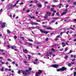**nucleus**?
<instances>
[{
  "mask_svg": "<svg viewBox=\"0 0 76 76\" xmlns=\"http://www.w3.org/2000/svg\"><path fill=\"white\" fill-rule=\"evenodd\" d=\"M21 72H22V73H23V75H24V76H26L27 75H28L29 73H30V72H29V70L28 69H27L25 71L21 70Z\"/></svg>",
  "mask_w": 76,
  "mask_h": 76,
  "instance_id": "nucleus-1",
  "label": "nucleus"
},
{
  "mask_svg": "<svg viewBox=\"0 0 76 76\" xmlns=\"http://www.w3.org/2000/svg\"><path fill=\"white\" fill-rule=\"evenodd\" d=\"M67 70V68L65 67H62L60 69H57V72H60V71H66Z\"/></svg>",
  "mask_w": 76,
  "mask_h": 76,
  "instance_id": "nucleus-2",
  "label": "nucleus"
},
{
  "mask_svg": "<svg viewBox=\"0 0 76 76\" xmlns=\"http://www.w3.org/2000/svg\"><path fill=\"white\" fill-rule=\"evenodd\" d=\"M42 73V71L39 70L38 72H36L35 74V76H39V75H41Z\"/></svg>",
  "mask_w": 76,
  "mask_h": 76,
  "instance_id": "nucleus-3",
  "label": "nucleus"
},
{
  "mask_svg": "<svg viewBox=\"0 0 76 76\" xmlns=\"http://www.w3.org/2000/svg\"><path fill=\"white\" fill-rule=\"evenodd\" d=\"M40 31L41 33H44V34H47L49 32L48 31H43L42 29H40Z\"/></svg>",
  "mask_w": 76,
  "mask_h": 76,
  "instance_id": "nucleus-4",
  "label": "nucleus"
},
{
  "mask_svg": "<svg viewBox=\"0 0 76 76\" xmlns=\"http://www.w3.org/2000/svg\"><path fill=\"white\" fill-rule=\"evenodd\" d=\"M1 24V28H3L4 27H5V25L6 24V22H3V23L2 24Z\"/></svg>",
  "mask_w": 76,
  "mask_h": 76,
  "instance_id": "nucleus-5",
  "label": "nucleus"
},
{
  "mask_svg": "<svg viewBox=\"0 0 76 76\" xmlns=\"http://www.w3.org/2000/svg\"><path fill=\"white\" fill-rule=\"evenodd\" d=\"M52 66L54 68H58V65L57 64H53L52 65Z\"/></svg>",
  "mask_w": 76,
  "mask_h": 76,
  "instance_id": "nucleus-6",
  "label": "nucleus"
},
{
  "mask_svg": "<svg viewBox=\"0 0 76 76\" xmlns=\"http://www.w3.org/2000/svg\"><path fill=\"white\" fill-rule=\"evenodd\" d=\"M30 23L31 25H38V23H37L32 22H31Z\"/></svg>",
  "mask_w": 76,
  "mask_h": 76,
  "instance_id": "nucleus-7",
  "label": "nucleus"
},
{
  "mask_svg": "<svg viewBox=\"0 0 76 76\" xmlns=\"http://www.w3.org/2000/svg\"><path fill=\"white\" fill-rule=\"evenodd\" d=\"M28 29H30L31 31L32 30V29H35V27H34V26L33 27H29L28 28Z\"/></svg>",
  "mask_w": 76,
  "mask_h": 76,
  "instance_id": "nucleus-8",
  "label": "nucleus"
},
{
  "mask_svg": "<svg viewBox=\"0 0 76 76\" xmlns=\"http://www.w3.org/2000/svg\"><path fill=\"white\" fill-rule=\"evenodd\" d=\"M61 45H63L62 46L63 47H65V46H66V44H65V42H62V43H61Z\"/></svg>",
  "mask_w": 76,
  "mask_h": 76,
  "instance_id": "nucleus-9",
  "label": "nucleus"
},
{
  "mask_svg": "<svg viewBox=\"0 0 76 76\" xmlns=\"http://www.w3.org/2000/svg\"><path fill=\"white\" fill-rule=\"evenodd\" d=\"M51 15V13L50 12L48 11V12H46V15H47L48 16H50V15Z\"/></svg>",
  "mask_w": 76,
  "mask_h": 76,
  "instance_id": "nucleus-10",
  "label": "nucleus"
},
{
  "mask_svg": "<svg viewBox=\"0 0 76 76\" xmlns=\"http://www.w3.org/2000/svg\"><path fill=\"white\" fill-rule=\"evenodd\" d=\"M48 17V16L47 15H45V16H44V19H47Z\"/></svg>",
  "mask_w": 76,
  "mask_h": 76,
  "instance_id": "nucleus-11",
  "label": "nucleus"
},
{
  "mask_svg": "<svg viewBox=\"0 0 76 76\" xmlns=\"http://www.w3.org/2000/svg\"><path fill=\"white\" fill-rule=\"evenodd\" d=\"M37 7H38L41 8L42 7V5L40 4H37Z\"/></svg>",
  "mask_w": 76,
  "mask_h": 76,
  "instance_id": "nucleus-12",
  "label": "nucleus"
},
{
  "mask_svg": "<svg viewBox=\"0 0 76 76\" xmlns=\"http://www.w3.org/2000/svg\"><path fill=\"white\" fill-rule=\"evenodd\" d=\"M23 51L24 52V53H28V52H27L28 51V50H27L26 49H23Z\"/></svg>",
  "mask_w": 76,
  "mask_h": 76,
  "instance_id": "nucleus-13",
  "label": "nucleus"
},
{
  "mask_svg": "<svg viewBox=\"0 0 76 76\" xmlns=\"http://www.w3.org/2000/svg\"><path fill=\"white\" fill-rule=\"evenodd\" d=\"M46 29H53V28L51 27H48L47 28H46Z\"/></svg>",
  "mask_w": 76,
  "mask_h": 76,
  "instance_id": "nucleus-14",
  "label": "nucleus"
},
{
  "mask_svg": "<svg viewBox=\"0 0 76 76\" xmlns=\"http://www.w3.org/2000/svg\"><path fill=\"white\" fill-rule=\"evenodd\" d=\"M7 31L8 34H10V33H11V31H10L9 30H7Z\"/></svg>",
  "mask_w": 76,
  "mask_h": 76,
  "instance_id": "nucleus-15",
  "label": "nucleus"
},
{
  "mask_svg": "<svg viewBox=\"0 0 76 76\" xmlns=\"http://www.w3.org/2000/svg\"><path fill=\"white\" fill-rule=\"evenodd\" d=\"M64 58L65 59H67V58H68V56L66 55L65 57H64Z\"/></svg>",
  "mask_w": 76,
  "mask_h": 76,
  "instance_id": "nucleus-16",
  "label": "nucleus"
},
{
  "mask_svg": "<svg viewBox=\"0 0 76 76\" xmlns=\"http://www.w3.org/2000/svg\"><path fill=\"white\" fill-rule=\"evenodd\" d=\"M53 52H49V54L50 55V56H51L52 54H53V53H52Z\"/></svg>",
  "mask_w": 76,
  "mask_h": 76,
  "instance_id": "nucleus-17",
  "label": "nucleus"
},
{
  "mask_svg": "<svg viewBox=\"0 0 76 76\" xmlns=\"http://www.w3.org/2000/svg\"><path fill=\"white\" fill-rule=\"evenodd\" d=\"M53 2L54 3H57V2H58V1L57 0H53Z\"/></svg>",
  "mask_w": 76,
  "mask_h": 76,
  "instance_id": "nucleus-18",
  "label": "nucleus"
},
{
  "mask_svg": "<svg viewBox=\"0 0 76 76\" xmlns=\"http://www.w3.org/2000/svg\"><path fill=\"white\" fill-rule=\"evenodd\" d=\"M35 28L36 29H40L39 27L38 26H36Z\"/></svg>",
  "mask_w": 76,
  "mask_h": 76,
  "instance_id": "nucleus-19",
  "label": "nucleus"
},
{
  "mask_svg": "<svg viewBox=\"0 0 76 76\" xmlns=\"http://www.w3.org/2000/svg\"><path fill=\"white\" fill-rule=\"evenodd\" d=\"M66 13H67V12H63L61 14V15H64V14H66Z\"/></svg>",
  "mask_w": 76,
  "mask_h": 76,
  "instance_id": "nucleus-20",
  "label": "nucleus"
},
{
  "mask_svg": "<svg viewBox=\"0 0 76 76\" xmlns=\"http://www.w3.org/2000/svg\"><path fill=\"white\" fill-rule=\"evenodd\" d=\"M28 45H33V44L28 42Z\"/></svg>",
  "mask_w": 76,
  "mask_h": 76,
  "instance_id": "nucleus-21",
  "label": "nucleus"
},
{
  "mask_svg": "<svg viewBox=\"0 0 76 76\" xmlns=\"http://www.w3.org/2000/svg\"><path fill=\"white\" fill-rule=\"evenodd\" d=\"M68 66L69 67H71V66H72V64L70 63H69L68 64Z\"/></svg>",
  "mask_w": 76,
  "mask_h": 76,
  "instance_id": "nucleus-22",
  "label": "nucleus"
},
{
  "mask_svg": "<svg viewBox=\"0 0 76 76\" xmlns=\"http://www.w3.org/2000/svg\"><path fill=\"white\" fill-rule=\"evenodd\" d=\"M0 51L1 52H4V50L3 49H0Z\"/></svg>",
  "mask_w": 76,
  "mask_h": 76,
  "instance_id": "nucleus-23",
  "label": "nucleus"
},
{
  "mask_svg": "<svg viewBox=\"0 0 76 76\" xmlns=\"http://www.w3.org/2000/svg\"><path fill=\"white\" fill-rule=\"evenodd\" d=\"M28 41H30V42H33V40L31 39H28Z\"/></svg>",
  "mask_w": 76,
  "mask_h": 76,
  "instance_id": "nucleus-24",
  "label": "nucleus"
},
{
  "mask_svg": "<svg viewBox=\"0 0 76 76\" xmlns=\"http://www.w3.org/2000/svg\"><path fill=\"white\" fill-rule=\"evenodd\" d=\"M58 40H59L58 39V38H57L56 37L55 39V41H58Z\"/></svg>",
  "mask_w": 76,
  "mask_h": 76,
  "instance_id": "nucleus-25",
  "label": "nucleus"
},
{
  "mask_svg": "<svg viewBox=\"0 0 76 76\" xmlns=\"http://www.w3.org/2000/svg\"><path fill=\"white\" fill-rule=\"evenodd\" d=\"M1 72H3L4 71V68L3 67H2L1 68Z\"/></svg>",
  "mask_w": 76,
  "mask_h": 76,
  "instance_id": "nucleus-26",
  "label": "nucleus"
},
{
  "mask_svg": "<svg viewBox=\"0 0 76 76\" xmlns=\"http://www.w3.org/2000/svg\"><path fill=\"white\" fill-rule=\"evenodd\" d=\"M19 1H20V0H18V1H17L16 2V4H18V2H19Z\"/></svg>",
  "mask_w": 76,
  "mask_h": 76,
  "instance_id": "nucleus-27",
  "label": "nucleus"
},
{
  "mask_svg": "<svg viewBox=\"0 0 76 76\" xmlns=\"http://www.w3.org/2000/svg\"><path fill=\"white\" fill-rule=\"evenodd\" d=\"M56 15H57V16H60V14L58 13V12L56 13Z\"/></svg>",
  "mask_w": 76,
  "mask_h": 76,
  "instance_id": "nucleus-28",
  "label": "nucleus"
},
{
  "mask_svg": "<svg viewBox=\"0 0 76 76\" xmlns=\"http://www.w3.org/2000/svg\"><path fill=\"white\" fill-rule=\"evenodd\" d=\"M74 75L73 76H76V72H74Z\"/></svg>",
  "mask_w": 76,
  "mask_h": 76,
  "instance_id": "nucleus-29",
  "label": "nucleus"
},
{
  "mask_svg": "<svg viewBox=\"0 0 76 76\" xmlns=\"http://www.w3.org/2000/svg\"><path fill=\"white\" fill-rule=\"evenodd\" d=\"M47 7L48 8V9H50V8H51V7H50V6H47Z\"/></svg>",
  "mask_w": 76,
  "mask_h": 76,
  "instance_id": "nucleus-30",
  "label": "nucleus"
},
{
  "mask_svg": "<svg viewBox=\"0 0 76 76\" xmlns=\"http://www.w3.org/2000/svg\"><path fill=\"white\" fill-rule=\"evenodd\" d=\"M28 57H29L28 58V59L29 60L31 58V57H30V55H28Z\"/></svg>",
  "mask_w": 76,
  "mask_h": 76,
  "instance_id": "nucleus-31",
  "label": "nucleus"
},
{
  "mask_svg": "<svg viewBox=\"0 0 76 76\" xmlns=\"http://www.w3.org/2000/svg\"><path fill=\"white\" fill-rule=\"evenodd\" d=\"M56 19V20H57V19H58V18L57 17H54L53 18V19Z\"/></svg>",
  "mask_w": 76,
  "mask_h": 76,
  "instance_id": "nucleus-32",
  "label": "nucleus"
},
{
  "mask_svg": "<svg viewBox=\"0 0 76 76\" xmlns=\"http://www.w3.org/2000/svg\"><path fill=\"white\" fill-rule=\"evenodd\" d=\"M60 37V35H58L57 36H56V37L57 38H59V37Z\"/></svg>",
  "mask_w": 76,
  "mask_h": 76,
  "instance_id": "nucleus-33",
  "label": "nucleus"
},
{
  "mask_svg": "<svg viewBox=\"0 0 76 76\" xmlns=\"http://www.w3.org/2000/svg\"><path fill=\"white\" fill-rule=\"evenodd\" d=\"M50 56V55H49V54H46L45 55L46 57H48V56Z\"/></svg>",
  "mask_w": 76,
  "mask_h": 76,
  "instance_id": "nucleus-34",
  "label": "nucleus"
},
{
  "mask_svg": "<svg viewBox=\"0 0 76 76\" xmlns=\"http://www.w3.org/2000/svg\"><path fill=\"white\" fill-rule=\"evenodd\" d=\"M50 10H51L52 12H53V10H54V9L53 8H51Z\"/></svg>",
  "mask_w": 76,
  "mask_h": 76,
  "instance_id": "nucleus-35",
  "label": "nucleus"
},
{
  "mask_svg": "<svg viewBox=\"0 0 76 76\" xmlns=\"http://www.w3.org/2000/svg\"><path fill=\"white\" fill-rule=\"evenodd\" d=\"M21 38H22V39H23V40H24L25 39V38H24V37H21Z\"/></svg>",
  "mask_w": 76,
  "mask_h": 76,
  "instance_id": "nucleus-36",
  "label": "nucleus"
},
{
  "mask_svg": "<svg viewBox=\"0 0 76 76\" xmlns=\"http://www.w3.org/2000/svg\"><path fill=\"white\" fill-rule=\"evenodd\" d=\"M38 1H37V0H36L34 1V3H37L38 2Z\"/></svg>",
  "mask_w": 76,
  "mask_h": 76,
  "instance_id": "nucleus-37",
  "label": "nucleus"
},
{
  "mask_svg": "<svg viewBox=\"0 0 76 76\" xmlns=\"http://www.w3.org/2000/svg\"><path fill=\"white\" fill-rule=\"evenodd\" d=\"M51 50L53 51H55V49L54 48H52L51 49Z\"/></svg>",
  "mask_w": 76,
  "mask_h": 76,
  "instance_id": "nucleus-38",
  "label": "nucleus"
},
{
  "mask_svg": "<svg viewBox=\"0 0 76 76\" xmlns=\"http://www.w3.org/2000/svg\"><path fill=\"white\" fill-rule=\"evenodd\" d=\"M68 50V48H66L65 49V51H67Z\"/></svg>",
  "mask_w": 76,
  "mask_h": 76,
  "instance_id": "nucleus-39",
  "label": "nucleus"
},
{
  "mask_svg": "<svg viewBox=\"0 0 76 76\" xmlns=\"http://www.w3.org/2000/svg\"><path fill=\"white\" fill-rule=\"evenodd\" d=\"M21 70H19L18 71V74H20V73H21Z\"/></svg>",
  "mask_w": 76,
  "mask_h": 76,
  "instance_id": "nucleus-40",
  "label": "nucleus"
},
{
  "mask_svg": "<svg viewBox=\"0 0 76 76\" xmlns=\"http://www.w3.org/2000/svg\"><path fill=\"white\" fill-rule=\"evenodd\" d=\"M70 54L72 53V50H70L69 52Z\"/></svg>",
  "mask_w": 76,
  "mask_h": 76,
  "instance_id": "nucleus-41",
  "label": "nucleus"
},
{
  "mask_svg": "<svg viewBox=\"0 0 76 76\" xmlns=\"http://www.w3.org/2000/svg\"><path fill=\"white\" fill-rule=\"evenodd\" d=\"M64 50V49L63 48L61 49L60 50V51H63V50Z\"/></svg>",
  "mask_w": 76,
  "mask_h": 76,
  "instance_id": "nucleus-42",
  "label": "nucleus"
},
{
  "mask_svg": "<svg viewBox=\"0 0 76 76\" xmlns=\"http://www.w3.org/2000/svg\"><path fill=\"white\" fill-rule=\"evenodd\" d=\"M14 38H15V39H16V38H17V36H14Z\"/></svg>",
  "mask_w": 76,
  "mask_h": 76,
  "instance_id": "nucleus-43",
  "label": "nucleus"
},
{
  "mask_svg": "<svg viewBox=\"0 0 76 76\" xmlns=\"http://www.w3.org/2000/svg\"><path fill=\"white\" fill-rule=\"evenodd\" d=\"M52 7H56V5H52Z\"/></svg>",
  "mask_w": 76,
  "mask_h": 76,
  "instance_id": "nucleus-44",
  "label": "nucleus"
},
{
  "mask_svg": "<svg viewBox=\"0 0 76 76\" xmlns=\"http://www.w3.org/2000/svg\"><path fill=\"white\" fill-rule=\"evenodd\" d=\"M48 38H46L45 39V41H48Z\"/></svg>",
  "mask_w": 76,
  "mask_h": 76,
  "instance_id": "nucleus-45",
  "label": "nucleus"
},
{
  "mask_svg": "<svg viewBox=\"0 0 76 76\" xmlns=\"http://www.w3.org/2000/svg\"><path fill=\"white\" fill-rule=\"evenodd\" d=\"M28 69L29 70L31 71V70H32V68L31 67H30L28 68Z\"/></svg>",
  "mask_w": 76,
  "mask_h": 76,
  "instance_id": "nucleus-46",
  "label": "nucleus"
},
{
  "mask_svg": "<svg viewBox=\"0 0 76 76\" xmlns=\"http://www.w3.org/2000/svg\"><path fill=\"white\" fill-rule=\"evenodd\" d=\"M69 7V5L68 4H67L66 7H66V8H67V7Z\"/></svg>",
  "mask_w": 76,
  "mask_h": 76,
  "instance_id": "nucleus-47",
  "label": "nucleus"
},
{
  "mask_svg": "<svg viewBox=\"0 0 76 76\" xmlns=\"http://www.w3.org/2000/svg\"><path fill=\"white\" fill-rule=\"evenodd\" d=\"M30 12V10H27V13H28V12Z\"/></svg>",
  "mask_w": 76,
  "mask_h": 76,
  "instance_id": "nucleus-48",
  "label": "nucleus"
},
{
  "mask_svg": "<svg viewBox=\"0 0 76 76\" xmlns=\"http://www.w3.org/2000/svg\"><path fill=\"white\" fill-rule=\"evenodd\" d=\"M55 20H53V21H51V23H53V22H55Z\"/></svg>",
  "mask_w": 76,
  "mask_h": 76,
  "instance_id": "nucleus-49",
  "label": "nucleus"
},
{
  "mask_svg": "<svg viewBox=\"0 0 76 76\" xmlns=\"http://www.w3.org/2000/svg\"><path fill=\"white\" fill-rule=\"evenodd\" d=\"M52 55L53 57H55V56H56V55L54 54L53 53V54H52Z\"/></svg>",
  "mask_w": 76,
  "mask_h": 76,
  "instance_id": "nucleus-50",
  "label": "nucleus"
},
{
  "mask_svg": "<svg viewBox=\"0 0 76 76\" xmlns=\"http://www.w3.org/2000/svg\"><path fill=\"white\" fill-rule=\"evenodd\" d=\"M1 64H4V62L1 61Z\"/></svg>",
  "mask_w": 76,
  "mask_h": 76,
  "instance_id": "nucleus-51",
  "label": "nucleus"
},
{
  "mask_svg": "<svg viewBox=\"0 0 76 76\" xmlns=\"http://www.w3.org/2000/svg\"><path fill=\"white\" fill-rule=\"evenodd\" d=\"M38 55H39V56H40V55H41V53H37Z\"/></svg>",
  "mask_w": 76,
  "mask_h": 76,
  "instance_id": "nucleus-52",
  "label": "nucleus"
},
{
  "mask_svg": "<svg viewBox=\"0 0 76 76\" xmlns=\"http://www.w3.org/2000/svg\"><path fill=\"white\" fill-rule=\"evenodd\" d=\"M25 43L26 44H28V43L27 42H25Z\"/></svg>",
  "mask_w": 76,
  "mask_h": 76,
  "instance_id": "nucleus-53",
  "label": "nucleus"
},
{
  "mask_svg": "<svg viewBox=\"0 0 76 76\" xmlns=\"http://www.w3.org/2000/svg\"><path fill=\"white\" fill-rule=\"evenodd\" d=\"M69 33V34H72V33H73V31H70Z\"/></svg>",
  "mask_w": 76,
  "mask_h": 76,
  "instance_id": "nucleus-54",
  "label": "nucleus"
},
{
  "mask_svg": "<svg viewBox=\"0 0 76 76\" xmlns=\"http://www.w3.org/2000/svg\"><path fill=\"white\" fill-rule=\"evenodd\" d=\"M5 71H7V70H8V69L6 68H5Z\"/></svg>",
  "mask_w": 76,
  "mask_h": 76,
  "instance_id": "nucleus-55",
  "label": "nucleus"
},
{
  "mask_svg": "<svg viewBox=\"0 0 76 76\" xmlns=\"http://www.w3.org/2000/svg\"><path fill=\"white\" fill-rule=\"evenodd\" d=\"M2 10H3V9L2 8L0 10V12H2Z\"/></svg>",
  "mask_w": 76,
  "mask_h": 76,
  "instance_id": "nucleus-56",
  "label": "nucleus"
},
{
  "mask_svg": "<svg viewBox=\"0 0 76 76\" xmlns=\"http://www.w3.org/2000/svg\"><path fill=\"white\" fill-rule=\"evenodd\" d=\"M45 4H48V2L47 1H45Z\"/></svg>",
  "mask_w": 76,
  "mask_h": 76,
  "instance_id": "nucleus-57",
  "label": "nucleus"
},
{
  "mask_svg": "<svg viewBox=\"0 0 76 76\" xmlns=\"http://www.w3.org/2000/svg\"><path fill=\"white\" fill-rule=\"evenodd\" d=\"M24 63H28V61H24Z\"/></svg>",
  "mask_w": 76,
  "mask_h": 76,
  "instance_id": "nucleus-58",
  "label": "nucleus"
},
{
  "mask_svg": "<svg viewBox=\"0 0 76 76\" xmlns=\"http://www.w3.org/2000/svg\"><path fill=\"white\" fill-rule=\"evenodd\" d=\"M23 4V2H22L20 4V5H22V4Z\"/></svg>",
  "mask_w": 76,
  "mask_h": 76,
  "instance_id": "nucleus-59",
  "label": "nucleus"
},
{
  "mask_svg": "<svg viewBox=\"0 0 76 76\" xmlns=\"http://www.w3.org/2000/svg\"><path fill=\"white\" fill-rule=\"evenodd\" d=\"M33 63H34V64H35L37 65V62H33Z\"/></svg>",
  "mask_w": 76,
  "mask_h": 76,
  "instance_id": "nucleus-60",
  "label": "nucleus"
},
{
  "mask_svg": "<svg viewBox=\"0 0 76 76\" xmlns=\"http://www.w3.org/2000/svg\"><path fill=\"white\" fill-rule=\"evenodd\" d=\"M38 13H39V12H36V15H38Z\"/></svg>",
  "mask_w": 76,
  "mask_h": 76,
  "instance_id": "nucleus-61",
  "label": "nucleus"
},
{
  "mask_svg": "<svg viewBox=\"0 0 76 76\" xmlns=\"http://www.w3.org/2000/svg\"><path fill=\"white\" fill-rule=\"evenodd\" d=\"M43 28H47V26H43Z\"/></svg>",
  "mask_w": 76,
  "mask_h": 76,
  "instance_id": "nucleus-62",
  "label": "nucleus"
},
{
  "mask_svg": "<svg viewBox=\"0 0 76 76\" xmlns=\"http://www.w3.org/2000/svg\"><path fill=\"white\" fill-rule=\"evenodd\" d=\"M54 34V32L50 34V35H53V34Z\"/></svg>",
  "mask_w": 76,
  "mask_h": 76,
  "instance_id": "nucleus-63",
  "label": "nucleus"
},
{
  "mask_svg": "<svg viewBox=\"0 0 76 76\" xmlns=\"http://www.w3.org/2000/svg\"><path fill=\"white\" fill-rule=\"evenodd\" d=\"M73 4H74V5L76 4V2L74 3Z\"/></svg>",
  "mask_w": 76,
  "mask_h": 76,
  "instance_id": "nucleus-64",
  "label": "nucleus"
}]
</instances>
